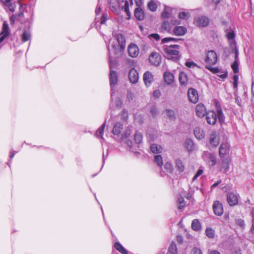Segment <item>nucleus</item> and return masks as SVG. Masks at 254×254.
I'll return each instance as SVG.
<instances>
[{
    "mask_svg": "<svg viewBox=\"0 0 254 254\" xmlns=\"http://www.w3.org/2000/svg\"><path fill=\"white\" fill-rule=\"evenodd\" d=\"M218 60L217 55L214 50L208 51L204 58L206 64L205 67L213 73H217L219 72V69L217 67H213L211 66L217 63Z\"/></svg>",
    "mask_w": 254,
    "mask_h": 254,
    "instance_id": "nucleus-1",
    "label": "nucleus"
},
{
    "mask_svg": "<svg viewBox=\"0 0 254 254\" xmlns=\"http://www.w3.org/2000/svg\"><path fill=\"white\" fill-rule=\"evenodd\" d=\"M180 46L179 45H171L164 46L163 48V52L165 55L174 61H177L180 59L179 52Z\"/></svg>",
    "mask_w": 254,
    "mask_h": 254,
    "instance_id": "nucleus-2",
    "label": "nucleus"
},
{
    "mask_svg": "<svg viewBox=\"0 0 254 254\" xmlns=\"http://www.w3.org/2000/svg\"><path fill=\"white\" fill-rule=\"evenodd\" d=\"M230 145L228 142L222 143L219 148V156L220 158L230 157Z\"/></svg>",
    "mask_w": 254,
    "mask_h": 254,
    "instance_id": "nucleus-3",
    "label": "nucleus"
},
{
    "mask_svg": "<svg viewBox=\"0 0 254 254\" xmlns=\"http://www.w3.org/2000/svg\"><path fill=\"white\" fill-rule=\"evenodd\" d=\"M221 159V161L219 164V170L220 172L225 173L229 170L231 159L230 157Z\"/></svg>",
    "mask_w": 254,
    "mask_h": 254,
    "instance_id": "nucleus-4",
    "label": "nucleus"
},
{
    "mask_svg": "<svg viewBox=\"0 0 254 254\" xmlns=\"http://www.w3.org/2000/svg\"><path fill=\"white\" fill-rule=\"evenodd\" d=\"M148 60L151 64L158 66L161 63L162 58L158 53L153 52L149 55Z\"/></svg>",
    "mask_w": 254,
    "mask_h": 254,
    "instance_id": "nucleus-5",
    "label": "nucleus"
},
{
    "mask_svg": "<svg viewBox=\"0 0 254 254\" xmlns=\"http://www.w3.org/2000/svg\"><path fill=\"white\" fill-rule=\"evenodd\" d=\"M207 123L211 125H214L217 121V114L213 110L208 111L205 115Z\"/></svg>",
    "mask_w": 254,
    "mask_h": 254,
    "instance_id": "nucleus-6",
    "label": "nucleus"
},
{
    "mask_svg": "<svg viewBox=\"0 0 254 254\" xmlns=\"http://www.w3.org/2000/svg\"><path fill=\"white\" fill-rule=\"evenodd\" d=\"M227 200L230 206L238 204L239 200L237 195L233 192H229L227 194Z\"/></svg>",
    "mask_w": 254,
    "mask_h": 254,
    "instance_id": "nucleus-7",
    "label": "nucleus"
},
{
    "mask_svg": "<svg viewBox=\"0 0 254 254\" xmlns=\"http://www.w3.org/2000/svg\"><path fill=\"white\" fill-rule=\"evenodd\" d=\"M214 213L217 216H220L224 212L222 204L218 200L214 201L212 205Z\"/></svg>",
    "mask_w": 254,
    "mask_h": 254,
    "instance_id": "nucleus-8",
    "label": "nucleus"
},
{
    "mask_svg": "<svg viewBox=\"0 0 254 254\" xmlns=\"http://www.w3.org/2000/svg\"><path fill=\"white\" fill-rule=\"evenodd\" d=\"M128 55L132 58H136L139 53V50L137 46L135 44H130L127 48Z\"/></svg>",
    "mask_w": 254,
    "mask_h": 254,
    "instance_id": "nucleus-9",
    "label": "nucleus"
},
{
    "mask_svg": "<svg viewBox=\"0 0 254 254\" xmlns=\"http://www.w3.org/2000/svg\"><path fill=\"white\" fill-rule=\"evenodd\" d=\"M188 96L190 102L196 103L198 100V94L197 91L193 88H190L188 92Z\"/></svg>",
    "mask_w": 254,
    "mask_h": 254,
    "instance_id": "nucleus-10",
    "label": "nucleus"
},
{
    "mask_svg": "<svg viewBox=\"0 0 254 254\" xmlns=\"http://www.w3.org/2000/svg\"><path fill=\"white\" fill-rule=\"evenodd\" d=\"M195 111L196 116L199 118H203L207 112L205 106L202 103H199L196 106Z\"/></svg>",
    "mask_w": 254,
    "mask_h": 254,
    "instance_id": "nucleus-11",
    "label": "nucleus"
},
{
    "mask_svg": "<svg viewBox=\"0 0 254 254\" xmlns=\"http://www.w3.org/2000/svg\"><path fill=\"white\" fill-rule=\"evenodd\" d=\"M9 34L8 24L4 22L2 24V31L0 33V43L2 42L4 39L7 38Z\"/></svg>",
    "mask_w": 254,
    "mask_h": 254,
    "instance_id": "nucleus-12",
    "label": "nucleus"
},
{
    "mask_svg": "<svg viewBox=\"0 0 254 254\" xmlns=\"http://www.w3.org/2000/svg\"><path fill=\"white\" fill-rule=\"evenodd\" d=\"M210 143L213 147L219 144V135L216 131H212L210 135Z\"/></svg>",
    "mask_w": 254,
    "mask_h": 254,
    "instance_id": "nucleus-13",
    "label": "nucleus"
},
{
    "mask_svg": "<svg viewBox=\"0 0 254 254\" xmlns=\"http://www.w3.org/2000/svg\"><path fill=\"white\" fill-rule=\"evenodd\" d=\"M128 78L130 82L132 83H135L138 81V73L137 70L132 68L128 73Z\"/></svg>",
    "mask_w": 254,
    "mask_h": 254,
    "instance_id": "nucleus-14",
    "label": "nucleus"
},
{
    "mask_svg": "<svg viewBox=\"0 0 254 254\" xmlns=\"http://www.w3.org/2000/svg\"><path fill=\"white\" fill-rule=\"evenodd\" d=\"M154 80L153 76L149 71H146L143 75V81L147 86H149Z\"/></svg>",
    "mask_w": 254,
    "mask_h": 254,
    "instance_id": "nucleus-15",
    "label": "nucleus"
},
{
    "mask_svg": "<svg viewBox=\"0 0 254 254\" xmlns=\"http://www.w3.org/2000/svg\"><path fill=\"white\" fill-rule=\"evenodd\" d=\"M195 22L196 24L199 26L205 27L208 25L209 20L207 17L202 16L197 18Z\"/></svg>",
    "mask_w": 254,
    "mask_h": 254,
    "instance_id": "nucleus-16",
    "label": "nucleus"
},
{
    "mask_svg": "<svg viewBox=\"0 0 254 254\" xmlns=\"http://www.w3.org/2000/svg\"><path fill=\"white\" fill-rule=\"evenodd\" d=\"M187 32V29L184 26H177L173 30V34L176 36L184 35Z\"/></svg>",
    "mask_w": 254,
    "mask_h": 254,
    "instance_id": "nucleus-17",
    "label": "nucleus"
},
{
    "mask_svg": "<svg viewBox=\"0 0 254 254\" xmlns=\"http://www.w3.org/2000/svg\"><path fill=\"white\" fill-rule=\"evenodd\" d=\"M134 15L138 20H143L145 17V13L141 7H137L134 9Z\"/></svg>",
    "mask_w": 254,
    "mask_h": 254,
    "instance_id": "nucleus-18",
    "label": "nucleus"
},
{
    "mask_svg": "<svg viewBox=\"0 0 254 254\" xmlns=\"http://www.w3.org/2000/svg\"><path fill=\"white\" fill-rule=\"evenodd\" d=\"M216 107V111L218 116V119L220 122V123H222L224 122L225 118L224 114L222 112V110L221 107V105L219 103L218 101L215 103Z\"/></svg>",
    "mask_w": 254,
    "mask_h": 254,
    "instance_id": "nucleus-19",
    "label": "nucleus"
},
{
    "mask_svg": "<svg viewBox=\"0 0 254 254\" xmlns=\"http://www.w3.org/2000/svg\"><path fill=\"white\" fill-rule=\"evenodd\" d=\"M179 80L180 84L182 86H186L188 82L187 74L185 72H181L179 75Z\"/></svg>",
    "mask_w": 254,
    "mask_h": 254,
    "instance_id": "nucleus-20",
    "label": "nucleus"
},
{
    "mask_svg": "<svg viewBox=\"0 0 254 254\" xmlns=\"http://www.w3.org/2000/svg\"><path fill=\"white\" fill-rule=\"evenodd\" d=\"M164 79L167 84H171L174 80V75L169 71H166L164 74Z\"/></svg>",
    "mask_w": 254,
    "mask_h": 254,
    "instance_id": "nucleus-21",
    "label": "nucleus"
},
{
    "mask_svg": "<svg viewBox=\"0 0 254 254\" xmlns=\"http://www.w3.org/2000/svg\"><path fill=\"white\" fill-rule=\"evenodd\" d=\"M118 80V76L116 72L111 70L110 73V82L111 87L117 84Z\"/></svg>",
    "mask_w": 254,
    "mask_h": 254,
    "instance_id": "nucleus-22",
    "label": "nucleus"
},
{
    "mask_svg": "<svg viewBox=\"0 0 254 254\" xmlns=\"http://www.w3.org/2000/svg\"><path fill=\"white\" fill-rule=\"evenodd\" d=\"M117 40L121 49L124 50L126 47V39L125 36L122 34L117 35Z\"/></svg>",
    "mask_w": 254,
    "mask_h": 254,
    "instance_id": "nucleus-23",
    "label": "nucleus"
},
{
    "mask_svg": "<svg viewBox=\"0 0 254 254\" xmlns=\"http://www.w3.org/2000/svg\"><path fill=\"white\" fill-rule=\"evenodd\" d=\"M193 132L195 137L199 140L203 138L205 136L204 132L199 127H195Z\"/></svg>",
    "mask_w": 254,
    "mask_h": 254,
    "instance_id": "nucleus-24",
    "label": "nucleus"
},
{
    "mask_svg": "<svg viewBox=\"0 0 254 254\" xmlns=\"http://www.w3.org/2000/svg\"><path fill=\"white\" fill-rule=\"evenodd\" d=\"M11 0H0L1 3L8 7L10 11L14 12L16 5L14 3H11Z\"/></svg>",
    "mask_w": 254,
    "mask_h": 254,
    "instance_id": "nucleus-25",
    "label": "nucleus"
},
{
    "mask_svg": "<svg viewBox=\"0 0 254 254\" xmlns=\"http://www.w3.org/2000/svg\"><path fill=\"white\" fill-rule=\"evenodd\" d=\"M123 128V124L119 122L117 123L113 127L112 132L115 135H119L121 132Z\"/></svg>",
    "mask_w": 254,
    "mask_h": 254,
    "instance_id": "nucleus-26",
    "label": "nucleus"
},
{
    "mask_svg": "<svg viewBox=\"0 0 254 254\" xmlns=\"http://www.w3.org/2000/svg\"><path fill=\"white\" fill-rule=\"evenodd\" d=\"M172 29L171 23L168 21H164L161 24L160 30L170 32Z\"/></svg>",
    "mask_w": 254,
    "mask_h": 254,
    "instance_id": "nucleus-27",
    "label": "nucleus"
},
{
    "mask_svg": "<svg viewBox=\"0 0 254 254\" xmlns=\"http://www.w3.org/2000/svg\"><path fill=\"white\" fill-rule=\"evenodd\" d=\"M175 167L177 170L180 172H183L185 170V166L183 161L179 158L175 161Z\"/></svg>",
    "mask_w": 254,
    "mask_h": 254,
    "instance_id": "nucleus-28",
    "label": "nucleus"
},
{
    "mask_svg": "<svg viewBox=\"0 0 254 254\" xmlns=\"http://www.w3.org/2000/svg\"><path fill=\"white\" fill-rule=\"evenodd\" d=\"M150 150L152 153L158 154L162 152V147L157 144H153L150 146Z\"/></svg>",
    "mask_w": 254,
    "mask_h": 254,
    "instance_id": "nucleus-29",
    "label": "nucleus"
},
{
    "mask_svg": "<svg viewBox=\"0 0 254 254\" xmlns=\"http://www.w3.org/2000/svg\"><path fill=\"white\" fill-rule=\"evenodd\" d=\"M115 248L122 254H128L127 251L125 248L119 243L116 242L114 244Z\"/></svg>",
    "mask_w": 254,
    "mask_h": 254,
    "instance_id": "nucleus-30",
    "label": "nucleus"
},
{
    "mask_svg": "<svg viewBox=\"0 0 254 254\" xmlns=\"http://www.w3.org/2000/svg\"><path fill=\"white\" fill-rule=\"evenodd\" d=\"M201 224L198 219H194L191 223V228L195 231H199L201 229Z\"/></svg>",
    "mask_w": 254,
    "mask_h": 254,
    "instance_id": "nucleus-31",
    "label": "nucleus"
},
{
    "mask_svg": "<svg viewBox=\"0 0 254 254\" xmlns=\"http://www.w3.org/2000/svg\"><path fill=\"white\" fill-rule=\"evenodd\" d=\"M184 145L185 148L189 151H191L193 149V143L190 139L186 140Z\"/></svg>",
    "mask_w": 254,
    "mask_h": 254,
    "instance_id": "nucleus-32",
    "label": "nucleus"
},
{
    "mask_svg": "<svg viewBox=\"0 0 254 254\" xmlns=\"http://www.w3.org/2000/svg\"><path fill=\"white\" fill-rule=\"evenodd\" d=\"M238 53L236 52L235 55V61L231 65V67L233 69V72L235 73H237L239 72V67L238 64Z\"/></svg>",
    "mask_w": 254,
    "mask_h": 254,
    "instance_id": "nucleus-33",
    "label": "nucleus"
},
{
    "mask_svg": "<svg viewBox=\"0 0 254 254\" xmlns=\"http://www.w3.org/2000/svg\"><path fill=\"white\" fill-rule=\"evenodd\" d=\"M168 253L171 254H177V246L174 242H172L169 248Z\"/></svg>",
    "mask_w": 254,
    "mask_h": 254,
    "instance_id": "nucleus-34",
    "label": "nucleus"
},
{
    "mask_svg": "<svg viewBox=\"0 0 254 254\" xmlns=\"http://www.w3.org/2000/svg\"><path fill=\"white\" fill-rule=\"evenodd\" d=\"M147 7L152 12L155 11L157 9V5L154 1H149L147 4Z\"/></svg>",
    "mask_w": 254,
    "mask_h": 254,
    "instance_id": "nucleus-35",
    "label": "nucleus"
},
{
    "mask_svg": "<svg viewBox=\"0 0 254 254\" xmlns=\"http://www.w3.org/2000/svg\"><path fill=\"white\" fill-rule=\"evenodd\" d=\"M206 235L209 238H213L215 236V231L211 228H207L205 230Z\"/></svg>",
    "mask_w": 254,
    "mask_h": 254,
    "instance_id": "nucleus-36",
    "label": "nucleus"
},
{
    "mask_svg": "<svg viewBox=\"0 0 254 254\" xmlns=\"http://www.w3.org/2000/svg\"><path fill=\"white\" fill-rule=\"evenodd\" d=\"M154 161H155V163H157V165L159 167H162V166L163 165V162L162 157L161 155H157L155 156Z\"/></svg>",
    "mask_w": 254,
    "mask_h": 254,
    "instance_id": "nucleus-37",
    "label": "nucleus"
},
{
    "mask_svg": "<svg viewBox=\"0 0 254 254\" xmlns=\"http://www.w3.org/2000/svg\"><path fill=\"white\" fill-rule=\"evenodd\" d=\"M164 169L167 173H172L174 169L172 164L170 162H166L164 165Z\"/></svg>",
    "mask_w": 254,
    "mask_h": 254,
    "instance_id": "nucleus-38",
    "label": "nucleus"
},
{
    "mask_svg": "<svg viewBox=\"0 0 254 254\" xmlns=\"http://www.w3.org/2000/svg\"><path fill=\"white\" fill-rule=\"evenodd\" d=\"M105 127V123L103 124L96 131V135L97 136L103 138V135L104 133V130Z\"/></svg>",
    "mask_w": 254,
    "mask_h": 254,
    "instance_id": "nucleus-39",
    "label": "nucleus"
},
{
    "mask_svg": "<svg viewBox=\"0 0 254 254\" xmlns=\"http://www.w3.org/2000/svg\"><path fill=\"white\" fill-rule=\"evenodd\" d=\"M179 17L184 20H188L190 17V13L189 12H181L179 14Z\"/></svg>",
    "mask_w": 254,
    "mask_h": 254,
    "instance_id": "nucleus-40",
    "label": "nucleus"
},
{
    "mask_svg": "<svg viewBox=\"0 0 254 254\" xmlns=\"http://www.w3.org/2000/svg\"><path fill=\"white\" fill-rule=\"evenodd\" d=\"M208 158L209 159V161L210 163V165L211 166H213L216 164V159L215 155L213 154L208 153Z\"/></svg>",
    "mask_w": 254,
    "mask_h": 254,
    "instance_id": "nucleus-41",
    "label": "nucleus"
},
{
    "mask_svg": "<svg viewBox=\"0 0 254 254\" xmlns=\"http://www.w3.org/2000/svg\"><path fill=\"white\" fill-rule=\"evenodd\" d=\"M134 138L136 143L140 144L141 143L142 140V136L141 133L136 132L134 135Z\"/></svg>",
    "mask_w": 254,
    "mask_h": 254,
    "instance_id": "nucleus-42",
    "label": "nucleus"
},
{
    "mask_svg": "<svg viewBox=\"0 0 254 254\" xmlns=\"http://www.w3.org/2000/svg\"><path fill=\"white\" fill-rule=\"evenodd\" d=\"M167 117L172 120L175 119V113L173 110L167 109L166 110Z\"/></svg>",
    "mask_w": 254,
    "mask_h": 254,
    "instance_id": "nucleus-43",
    "label": "nucleus"
},
{
    "mask_svg": "<svg viewBox=\"0 0 254 254\" xmlns=\"http://www.w3.org/2000/svg\"><path fill=\"white\" fill-rule=\"evenodd\" d=\"M178 202L179 205L178 207L179 209H181L185 206L186 202L183 197H180L178 199Z\"/></svg>",
    "mask_w": 254,
    "mask_h": 254,
    "instance_id": "nucleus-44",
    "label": "nucleus"
},
{
    "mask_svg": "<svg viewBox=\"0 0 254 254\" xmlns=\"http://www.w3.org/2000/svg\"><path fill=\"white\" fill-rule=\"evenodd\" d=\"M30 35L26 31H24L21 35L22 41L23 42H27L30 38Z\"/></svg>",
    "mask_w": 254,
    "mask_h": 254,
    "instance_id": "nucleus-45",
    "label": "nucleus"
},
{
    "mask_svg": "<svg viewBox=\"0 0 254 254\" xmlns=\"http://www.w3.org/2000/svg\"><path fill=\"white\" fill-rule=\"evenodd\" d=\"M124 10L127 15L128 16V18L129 19L131 16V13L129 10V4L127 1H126L125 5H124Z\"/></svg>",
    "mask_w": 254,
    "mask_h": 254,
    "instance_id": "nucleus-46",
    "label": "nucleus"
},
{
    "mask_svg": "<svg viewBox=\"0 0 254 254\" xmlns=\"http://www.w3.org/2000/svg\"><path fill=\"white\" fill-rule=\"evenodd\" d=\"M185 65L188 67H197L198 68H200V67L197 65L196 64L194 63L193 62H187L185 63Z\"/></svg>",
    "mask_w": 254,
    "mask_h": 254,
    "instance_id": "nucleus-47",
    "label": "nucleus"
},
{
    "mask_svg": "<svg viewBox=\"0 0 254 254\" xmlns=\"http://www.w3.org/2000/svg\"><path fill=\"white\" fill-rule=\"evenodd\" d=\"M110 8L112 11H113L115 13H118L119 11V5L118 3H117L116 5H111L110 4Z\"/></svg>",
    "mask_w": 254,
    "mask_h": 254,
    "instance_id": "nucleus-48",
    "label": "nucleus"
},
{
    "mask_svg": "<svg viewBox=\"0 0 254 254\" xmlns=\"http://www.w3.org/2000/svg\"><path fill=\"white\" fill-rule=\"evenodd\" d=\"M161 16L163 18H169L171 17V14L170 12L164 10L162 11Z\"/></svg>",
    "mask_w": 254,
    "mask_h": 254,
    "instance_id": "nucleus-49",
    "label": "nucleus"
},
{
    "mask_svg": "<svg viewBox=\"0 0 254 254\" xmlns=\"http://www.w3.org/2000/svg\"><path fill=\"white\" fill-rule=\"evenodd\" d=\"M239 77L237 74H235L233 76V87L234 88H237L238 87V81Z\"/></svg>",
    "mask_w": 254,
    "mask_h": 254,
    "instance_id": "nucleus-50",
    "label": "nucleus"
},
{
    "mask_svg": "<svg viewBox=\"0 0 254 254\" xmlns=\"http://www.w3.org/2000/svg\"><path fill=\"white\" fill-rule=\"evenodd\" d=\"M22 13H20L18 14L12 15L10 17V21L12 24L14 23V21L17 17H20L22 15Z\"/></svg>",
    "mask_w": 254,
    "mask_h": 254,
    "instance_id": "nucleus-51",
    "label": "nucleus"
},
{
    "mask_svg": "<svg viewBox=\"0 0 254 254\" xmlns=\"http://www.w3.org/2000/svg\"><path fill=\"white\" fill-rule=\"evenodd\" d=\"M108 19V15L106 13H103L101 18V24H104Z\"/></svg>",
    "mask_w": 254,
    "mask_h": 254,
    "instance_id": "nucleus-52",
    "label": "nucleus"
},
{
    "mask_svg": "<svg viewBox=\"0 0 254 254\" xmlns=\"http://www.w3.org/2000/svg\"><path fill=\"white\" fill-rule=\"evenodd\" d=\"M235 33L233 31L229 32L227 34V38L228 40L233 39L235 38Z\"/></svg>",
    "mask_w": 254,
    "mask_h": 254,
    "instance_id": "nucleus-53",
    "label": "nucleus"
},
{
    "mask_svg": "<svg viewBox=\"0 0 254 254\" xmlns=\"http://www.w3.org/2000/svg\"><path fill=\"white\" fill-rule=\"evenodd\" d=\"M191 254H202V253L199 249L194 248L192 250Z\"/></svg>",
    "mask_w": 254,
    "mask_h": 254,
    "instance_id": "nucleus-54",
    "label": "nucleus"
},
{
    "mask_svg": "<svg viewBox=\"0 0 254 254\" xmlns=\"http://www.w3.org/2000/svg\"><path fill=\"white\" fill-rule=\"evenodd\" d=\"M127 118H128L127 112L125 110H123L122 114V118L124 120H126L127 119Z\"/></svg>",
    "mask_w": 254,
    "mask_h": 254,
    "instance_id": "nucleus-55",
    "label": "nucleus"
},
{
    "mask_svg": "<svg viewBox=\"0 0 254 254\" xmlns=\"http://www.w3.org/2000/svg\"><path fill=\"white\" fill-rule=\"evenodd\" d=\"M237 224L241 227L243 228L245 226L244 221L242 219H238L236 221Z\"/></svg>",
    "mask_w": 254,
    "mask_h": 254,
    "instance_id": "nucleus-56",
    "label": "nucleus"
},
{
    "mask_svg": "<svg viewBox=\"0 0 254 254\" xmlns=\"http://www.w3.org/2000/svg\"><path fill=\"white\" fill-rule=\"evenodd\" d=\"M218 76L223 80L225 79L228 76V73L227 71H224L223 73L219 74Z\"/></svg>",
    "mask_w": 254,
    "mask_h": 254,
    "instance_id": "nucleus-57",
    "label": "nucleus"
},
{
    "mask_svg": "<svg viewBox=\"0 0 254 254\" xmlns=\"http://www.w3.org/2000/svg\"><path fill=\"white\" fill-rule=\"evenodd\" d=\"M203 172V170L202 169H199L197 172H196V174L194 176L193 178V180L194 181L196 178L199 177L200 175H201Z\"/></svg>",
    "mask_w": 254,
    "mask_h": 254,
    "instance_id": "nucleus-58",
    "label": "nucleus"
},
{
    "mask_svg": "<svg viewBox=\"0 0 254 254\" xmlns=\"http://www.w3.org/2000/svg\"><path fill=\"white\" fill-rule=\"evenodd\" d=\"M157 112V109L155 106H153L151 107L150 112L153 116H154L156 115Z\"/></svg>",
    "mask_w": 254,
    "mask_h": 254,
    "instance_id": "nucleus-59",
    "label": "nucleus"
},
{
    "mask_svg": "<svg viewBox=\"0 0 254 254\" xmlns=\"http://www.w3.org/2000/svg\"><path fill=\"white\" fill-rule=\"evenodd\" d=\"M171 24L173 25H179L181 22L180 20L177 19H172L170 22Z\"/></svg>",
    "mask_w": 254,
    "mask_h": 254,
    "instance_id": "nucleus-60",
    "label": "nucleus"
},
{
    "mask_svg": "<svg viewBox=\"0 0 254 254\" xmlns=\"http://www.w3.org/2000/svg\"><path fill=\"white\" fill-rule=\"evenodd\" d=\"M153 95L155 98H158L161 95V92L159 90H155L154 91Z\"/></svg>",
    "mask_w": 254,
    "mask_h": 254,
    "instance_id": "nucleus-61",
    "label": "nucleus"
},
{
    "mask_svg": "<svg viewBox=\"0 0 254 254\" xmlns=\"http://www.w3.org/2000/svg\"><path fill=\"white\" fill-rule=\"evenodd\" d=\"M150 36L154 38L156 40H158L160 39V36L158 34H152L150 35Z\"/></svg>",
    "mask_w": 254,
    "mask_h": 254,
    "instance_id": "nucleus-62",
    "label": "nucleus"
},
{
    "mask_svg": "<svg viewBox=\"0 0 254 254\" xmlns=\"http://www.w3.org/2000/svg\"><path fill=\"white\" fill-rule=\"evenodd\" d=\"M135 4L137 7H141L142 2V0H134Z\"/></svg>",
    "mask_w": 254,
    "mask_h": 254,
    "instance_id": "nucleus-63",
    "label": "nucleus"
},
{
    "mask_svg": "<svg viewBox=\"0 0 254 254\" xmlns=\"http://www.w3.org/2000/svg\"><path fill=\"white\" fill-rule=\"evenodd\" d=\"M177 240L179 243L181 244L183 241V237L181 236L178 235L177 236Z\"/></svg>",
    "mask_w": 254,
    "mask_h": 254,
    "instance_id": "nucleus-64",
    "label": "nucleus"
}]
</instances>
